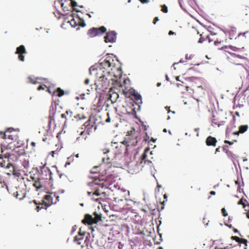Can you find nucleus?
Returning a JSON list of instances; mask_svg holds the SVG:
<instances>
[{
	"mask_svg": "<svg viewBox=\"0 0 249 249\" xmlns=\"http://www.w3.org/2000/svg\"><path fill=\"white\" fill-rule=\"evenodd\" d=\"M165 108L166 109V110H167V111H168V113H169V112H170L171 111H170V107H169L167 106V107H165Z\"/></svg>",
	"mask_w": 249,
	"mask_h": 249,
	"instance_id": "obj_57",
	"label": "nucleus"
},
{
	"mask_svg": "<svg viewBox=\"0 0 249 249\" xmlns=\"http://www.w3.org/2000/svg\"><path fill=\"white\" fill-rule=\"evenodd\" d=\"M106 31L107 29L104 26H101L100 28L93 27L88 30L87 35L89 37L91 38L102 35Z\"/></svg>",
	"mask_w": 249,
	"mask_h": 249,
	"instance_id": "obj_7",
	"label": "nucleus"
},
{
	"mask_svg": "<svg viewBox=\"0 0 249 249\" xmlns=\"http://www.w3.org/2000/svg\"><path fill=\"white\" fill-rule=\"evenodd\" d=\"M71 0V6L73 7V8H74L75 7H76L77 6V2L74 0Z\"/></svg>",
	"mask_w": 249,
	"mask_h": 249,
	"instance_id": "obj_44",
	"label": "nucleus"
},
{
	"mask_svg": "<svg viewBox=\"0 0 249 249\" xmlns=\"http://www.w3.org/2000/svg\"><path fill=\"white\" fill-rule=\"evenodd\" d=\"M209 35H206L204 33H202V34L200 35V37L199 39L198 42L199 43H202L206 39H207L206 38V36H208Z\"/></svg>",
	"mask_w": 249,
	"mask_h": 249,
	"instance_id": "obj_33",
	"label": "nucleus"
},
{
	"mask_svg": "<svg viewBox=\"0 0 249 249\" xmlns=\"http://www.w3.org/2000/svg\"><path fill=\"white\" fill-rule=\"evenodd\" d=\"M104 65L105 66H107L108 68L111 67V63H110L109 60H105L104 61Z\"/></svg>",
	"mask_w": 249,
	"mask_h": 249,
	"instance_id": "obj_36",
	"label": "nucleus"
},
{
	"mask_svg": "<svg viewBox=\"0 0 249 249\" xmlns=\"http://www.w3.org/2000/svg\"><path fill=\"white\" fill-rule=\"evenodd\" d=\"M231 239L233 240H235L236 242H238V243H239L240 241L241 240V239L240 238H239V237L238 236H232L231 237Z\"/></svg>",
	"mask_w": 249,
	"mask_h": 249,
	"instance_id": "obj_40",
	"label": "nucleus"
},
{
	"mask_svg": "<svg viewBox=\"0 0 249 249\" xmlns=\"http://www.w3.org/2000/svg\"><path fill=\"white\" fill-rule=\"evenodd\" d=\"M221 149H222V147L220 146H218L217 148H216L215 151V154L220 152Z\"/></svg>",
	"mask_w": 249,
	"mask_h": 249,
	"instance_id": "obj_48",
	"label": "nucleus"
},
{
	"mask_svg": "<svg viewBox=\"0 0 249 249\" xmlns=\"http://www.w3.org/2000/svg\"><path fill=\"white\" fill-rule=\"evenodd\" d=\"M240 132H239V130H238V131H237V132H234V133H233V134H234V135H239V134H240Z\"/></svg>",
	"mask_w": 249,
	"mask_h": 249,
	"instance_id": "obj_62",
	"label": "nucleus"
},
{
	"mask_svg": "<svg viewBox=\"0 0 249 249\" xmlns=\"http://www.w3.org/2000/svg\"><path fill=\"white\" fill-rule=\"evenodd\" d=\"M222 150L225 152L227 156L229 157H232V152L228 149V146L224 145L222 147Z\"/></svg>",
	"mask_w": 249,
	"mask_h": 249,
	"instance_id": "obj_22",
	"label": "nucleus"
},
{
	"mask_svg": "<svg viewBox=\"0 0 249 249\" xmlns=\"http://www.w3.org/2000/svg\"><path fill=\"white\" fill-rule=\"evenodd\" d=\"M128 134H129L125 138V140L123 142V143L126 144V146H128L129 145H136L138 142V133L135 130L134 128H133L132 130L128 132Z\"/></svg>",
	"mask_w": 249,
	"mask_h": 249,
	"instance_id": "obj_2",
	"label": "nucleus"
},
{
	"mask_svg": "<svg viewBox=\"0 0 249 249\" xmlns=\"http://www.w3.org/2000/svg\"><path fill=\"white\" fill-rule=\"evenodd\" d=\"M0 135L4 139H8L12 141H17L18 139V131L13 128H9L4 133L0 131Z\"/></svg>",
	"mask_w": 249,
	"mask_h": 249,
	"instance_id": "obj_3",
	"label": "nucleus"
},
{
	"mask_svg": "<svg viewBox=\"0 0 249 249\" xmlns=\"http://www.w3.org/2000/svg\"><path fill=\"white\" fill-rule=\"evenodd\" d=\"M45 87H46V86L45 85H40L39 87H38L37 90H42V89H44Z\"/></svg>",
	"mask_w": 249,
	"mask_h": 249,
	"instance_id": "obj_45",
	"label": "nucleus"
},
{
	"mask_svg": "<svg viewBox=\"0 0 249 249\" xmlns=\"http://www.w3.org/2000/svg\"><path fill=\"white\" fill-rule=\"evenodd\" d=\"M71 19L69 20V22L70 23L72 27H75L77 26V20L74 18L73 14L70 16Z\"/></svg>",
	"mask_w": 249,
	"mask_h": 249,
	"instance_id": "obj_20",
	"label": "nucleus"
},
{
	"mask_svg": "<svg viewBox=\"0 0 249 249\" xmlns=\"http://www.w3.org/2000/svg\"><path fill=\"white\" fill-rule=\"evenodd\" d=\"M212 123L213 125H217L218 126H219L221 124V121H218L215 118V116H214V115H213V119L212 120Z\"/></svg>",
	"mask_w": 249,
	"mask_h": 249,
	"instance_id": "obj_28",
	"label": "nucleus"
},
{
	"mask_svg": "<svg viewBox=\"0 0 249 249\" xmlns=\"http://www.w3.org/2000/svg\"><path fill=\"white\" fill-rule=\"evenodd\" d=\"M224 48H225L226 49H230L232 51H234V52H238V51H240L241 49L243 48V47H242V48L236 47L233 46L231 45H230L229 46H225L224 47ZM222 48H223V47H222Z\"/></svg>",
	"mask_w": 249,
	"mask_h": 249,
	"instance_id": "obj_23",
	"label": "nucleus"
},
{
	"mask_svg": "<svg viewBox=\"0 0 249 249\" xmlns=\"http://www.w3.org/2000/svg\"><path fill=\"white\" fill-rule=\"evenodd\" d=\"M161 11L162 12L164 13H167L168 12V8L165 5H161Z\"/></svg>",
	"mask_w": 249,
	"mask_h": 249,
	"instance_id": "obj_38",
	"label": "nucleus"
},
{
	"mask_svg": "<svg viewBox=\"0 0 249 249\" xmlns=\"http://www.w3.org/2000/svg\"><path fill=\"white\" fill-rule=\"evenodd\" d=\"M210 194L211 195H215L216 193L215 192L212 191L210 192Z\"/></svg>",
	"mask_w": 249,
	"mask_h": 249,
	"instance_id": "obj_59",
	"label": "nucleus"
},
{
	"mask_svg": "<svg viewBox=\"0 0 249 249\" xmlns=\"http://www.w3.org/2000/svg\"><path fill=\"white\" fill-rule=\"evenodd\" d=\"M111 70L112 71V72L114 74V76L115 77H117L121 76L122 71L120 67L117 68L114 67L113 68H111Z\"/></svg>",
	"mask_w": 249,
	"mask_h": 249,
	"instance_id": "obj_19",
	"label": "nucleus"
},
{
	"mask_svg": "<svg viewBox=\"0 0 249 249\" xmlns=\"http://www.w3.org/2000/svg\"><path fill=\"white\" fill-rule=\"evenodd\" d=\"M159 19L158 18V17H155L154 18V20H153V23L154 24H155L156 23V22L159 21Z\"/></svg>",
	"mask_w": 249,
	"mask_h": 249,
	"instance_id": "obj_52",
	"label": "nucleus"
},
{
	"mask_svg": "<svg viewBox=\"0 0 249 249\" xmlns=\"http://www.w3.org/2000/svg\"><path fill=\"white\" fill-rule=\"evenodd\" d=\"M66 113H63L61 115V117L62 118H66Z\"/></svg>",
	"mask_w": 249,
	"mask_h": 249,
	"instance_id": "obj_56",
	"label": "nucleus"
},
{
	"mask_svg": "<svg viewBox=\"0 0 249 249\" xmlns=\"http://www.w3.org/2000/svg\"><path fill=\"white\" fill-rule=\"evenodd\" d=\"M224 33H211L206 36V38L209 43L213 42L215 46H217L224 42Z\"/></svg>",
	"mask_w": 249,
	"mask_h": 249,
	"instance_id": "obj_4",
	"label": "nucleus"
},
{
	"mask_svg": "<svg viewBox=\"0 0 249 249\" xmlns=\"http://www.w3.org/2000/svg\"><path fill=\"white\" fill-rule=\"evenodd\" d=\"M66 113L67 114V115H69L70 117H71L73 115L72 112L70 110L67 111L66 112Z\"/></svg>",
	"mask_w": 249,
	"mask_h": 249,
	"instance_id": "obj_47",
	"label": "nucleus"
},
{
	"mask_svg": "<svg viewBox=\"0 0 249 249\" xmlns=\"http://www.w3.org/2000/svg\"><path fill=\"white\" fill-rule=\"evenodd\" d=\"M233 231H234L235 233H236V232H238V231L236 229H235V228H233Z\"/></svg>",
	"mask_w": 249,
	"mask_h": 249,
	"instance_id": "obj_63",
	"label": "nucleus"
},
{
	"mask_svg": "<svg viewBox=\"0 0 249 249\" xmlns=\"http://www.w3.org/2000/svg\"><path fill=\"white\" fill-rule=\"evenodd\" d=\"M22 165L24 166V167L28 169L29 168V164L28 162H26L25 161L22 163Z\"/></svg>",
	"mask_w": 249,
	"mask_h": 249,
	"instance_id": "obj_42",
	"label": "nucleus"
},
{
	"mask_svg": "<svg viewBox=\"0 0 249 249\" xmlns=\"http://www.w3.org/2000/svg\"><path fill=\"white\" fill-rule=\"evenodd\" d=\"M247 243H248V241L247 239L241 238V240L240 241V242L239 243V244H244L246 246H247Z\"/></svg>",
	"mask_w": 249,
	"mask_h": 249,
	"instance_id": "obj_39",
	"label": "nucleus"
},
{
	"mask_svg": "<svg viewBox=\"0 0 249 249\" xmlns=\"http://www.w3.org/2000/svg\"><path fill=\"white\" fill-rule=\"evenodd\" d=\"M234 31L233 29H231L230 31H229V36L230 39H232L235 37V35L234 34Z\"/></svg>",
	"mask_w": 249,
	"mask_h": 249,
	"instance_id": "obj_37",
	"label": "nucleus"
},
{
	"mask_svg": "<svg viewBox=\"0 0 249 249\" xmlns=\"http://www.w3.org/2000/svg\"><path fill=\"white\" fill-rule=\"evenodd\" d=\"M15 53L18 54V58L20 61H24V56L23 54L26 53L27 52L24 45H21L17 47Z\"/></svg>",
	"mask_w": 249,
	"mask_h": 249,
	"instance_id": "obj_12",
	"label": "nucleus"
},
{
	"mask_svg": "<svg viewBox=\"0 0 249 249\" xmlns=\"http://www.w3.org/2000/svg\"><path fill=\"white\" fill-rule=\"evenodd\" d=\"M42 200H44L45 204H46V207H49L53 203V197L50 195H46L44 196V199Z\"/></svg>",
	"mask_w": 249,
	"mask_h": 249,
	"instance_id": "obj_18",
	"label": "nucleus"
},
{
	"mask_svg": "<svg viewBox=\"0 0 249 249\" xmlns=\"http://www.w3.org/2000/svg\"><path fill=\"white\" fill-rule=\"evenodd\" d=\"M83 234H78L75 237H74V241L77 242V244L78 245L81 244V242L80 241L82 240L84 238Z\"/></svg>",
	"mask_w": 249,
	"mask_h": 249,
	"instance_id": "obj_24",
	"label": "nucleus"
},
{
	"mask_svg": "<svg viewBox=\"0 0 249 249\" xmlns=\"http://www.w3.org/2000/svg\"><path fill=\"white\" fill-rule=\"evenodd\" d=\"M217 142V141L216 138L211 136H208L205 142L207 146L213 147H215L216 146Z\"/></svg>",
	"mask_w": 249,
	"mask_h": 249,
	"instance_id": "obj_16",
	"label": "nucleus"
},
{
	"mask_svg": "<svg viewBox=\"0 0 249 249\" xmlns=\"http://www.w3.org/2000/svg\"><path fill=\"white\" fill-rule=\"evenodd\" d=\"M84 126V130L80 132V135L84 137V139L87 137V135H89L90 133L92 131L93 128L96 129V126L94 125V123L92 122L90 119H89L83 125ZM84 128L82 127V129Z\"/></svg>",
	"mask_w": 249,
	"mask_h": 249,
	"instance_id": "obj_6",
	"label": "nucleus"
},
{
	"mask_svg": "<svg viewBox=\"0 0 249 249\" xmlns=\"http://www.w3.org/2000/svg\"><path fill=\"white\" fill-rule=\"evenodd\" d=\"M152 151H150L149 148L147 147L145 149L144 153L142 156V161L141 163V164H143L142 166L145 165H148L149 166H152V163L151 159H153L152 157Z\"/></svg>",
	"mask_w": 249,
	"mask_h": 249,
	"instance_id": "obj_5",
	"label": "nucleus"
},
{
	"mask_svg": "<svg viewBox=\"0 0 249 249\" xmlns=\"http://www.w3.org/2000/svg\"><path fill=\"white\" fill-rule=\"evenodd\" d=\"M20 193H21V195H20L19 194V192H17L16 193H14V195L17 198L19 199V200H22L25 197V194L23 193H22L21 192H20Z\"/></svg>",
	"mask_w": 249,
	"mask_h": 249,
	"instance_id": "obj_32",
	"label": "nucleus"
},
{
	"mask_svg": "<svg viewBox=\"0 0 249 249\" xmlns=\"http://www.w3.org/2000/svg\"><path fill=\"white\" fill-rule=\"evenodd\" d=\"M76 121L85 119L86 117L83 114H77L74 116Z\"/></svg>",
	"mask_w": 249,
	"mask_h": 249,
	"instance_id": "obj_31",
	"label": "nucleus"
},
{
	"mask_svg": "<svg viewBox=\"0 0 249 249\" xmlns=\"http://www.w3.org/2000/svg\"><path fill=\"white\" fill-rule=\"evenodd\" d=\"M225 51L226 52H227L228 53H229L231 54V57H229L230 61L231 63H232L235 65H240L241 66L242 69H246L245 67L243 65H241L239 63V61L238 60H235V59L236 58L238 59H243L244 58V57H243L242 56L240 55L239 54H236L235 53H231L228 50H225Z\"/></svg>",
	"mask_w": 249,
	"mask_h": 249,
	"instance_id": "obj_9",
	"label": "nucleus"
},
{
	"mask_svg": "<svg viewBox=\"0 0 249 249\" xmlns=\"http://www.w3.org/2000/svg\"><path fill=\"white\" fill-rule=\"evenodd\" d=\"M248 128V125H241L239 127V132H240V133H243L247 130Z\"/></svg>",
	"mask_w": 249,
	"mask_h": 249,
	"instance_id": "obj_30",
	"label": "nucleus"
},
{
	"mask_svg": "<svg viewBox=\"0 0 249 249\" xmlns=\"http://www.w3.org/2000/svg\"><path fill=\"white\" fill-rule=\"evenodd\" d=\"M102 166V165H100L99 166H94L90 170V173L91 174H96L97 173H100V170H98V169L101 168Z\"/></svg>",
	"mask_w": 249,
	"mask_h": 249,
	"instance_id": "obj_27",
	"label": "nucleus"
},
{
	"mask_svg": "<svg viewBox=\"0 0 249 249\" xmlns=\"http://www.w3.org/2000/svg\"><path fill=\"white\" fill-rule=\"evenodd\" d=\"M244 201H247L246 199L244 200L243 198H242L241 199H240L239 200V201L238 202L237 204L238 205H242L243 206V208H245L246 205Z\"/></svg>",
	"mask_w": 249,
	"mask_h": 249,
	"instance_id": "obj_35",
	"label": "nucleus"
},
{
	"mask_svg": "<svg viewBox=\"0 0 249 249\" xmlns=\"http://www.w3.org/2000/svg\"><path fill=\"white\" fill-rule=\"evenodd\" d=\"M52 172L47 167H43L41 169V178L44 180H50L52 178Z\"/></svg>",
	"mask_w": 249,
	"mask_h": 249,
	"instance_id": "obj_10",
	"label": "nucleus"
},
{
	"mask_svg": "<svg viewBox=\"0 0 249 249\" xmlns=\"http://www.w3.org/2000/svg\"><path fill=\"white\" fill-rule=\"evenodd\" d=\"M150 140L153 142H156V139H154V138H151Z\"/></svg>",
	"mask_w": 249,
	"mask_h": 249,
	"instance_id": "obj_64",
	"label": "nucleus"
},
{
	"mask_svg": "<svg viewBox=\"0 0 249 249\" xmlns=\"http://www.w3.org/2000/svg\"><path fill=\"white\" fill-rule=\"evenodd\" d=\"M104 38L106 43L114 42L116 39V33L114 31L109 32L107 33Z\"/></svg>",
	"mask_w": 249,
	"mask_h": 249,
	"instance_id": "obj_13",
	"label": "nucleus"
},
{
	"mask_svg": "<svg viewBox=\"0 0 249 249\" xmlns=\"http://www.w3.org/2000/svg\"><path fill=\"white\" fill-rule=\"evenodd\" d=\"M107 118L106 120V122L109 123L110 122V118L109 116V113H107Z\"/></svg>",
	"mask_w": 249,
	"mask_h": 249,
	"instance_id": "obj_50",
	"label": "nucleus"
},
{
	"mask_svg": "<svg viewBox=\"0 0 249 249\" xmlns=\"http://www.w3.org/2000/svg\"><path fill=\"white\" fill-rule=\"evenodd\" d=\"M54 94L58 97H61L64 95V91L60 88H58L54 92Z\"/></svg>",
	"mask_w": 249,
	"mask_h": 249,
	"instance_id": "obj_26",
	"label": "nucleus"
},
{
	"mask_svg": "<svg viewBox=\"0 0 249 249\" xmlns=\"http://www.w3.org/2000/svg\"><path fill=\"white\" fill-rule=\"evenodd\" d=\"M134 99L138 104L142 103V96L138 93H135L133 94Z\"/></svg>",
	"mask_w": 249,
	"mask_h": 249,
	"instance_id": "obj_25",
	"label": "nucleus"
},
{
	"mask_svg": "<svg viewBox=\"0 0 249 249\" xmlns=\"http://www.w3.org/2000/svg\"><path fill=\"white\" fill-rule=\"evenodd\" d=\"M221 211L224 216H226L228 215V213L224 208L222 209Z\"/></svg>",
	"mask_w": 249,
	"mask_h": 249,
	"instance_id": "obj_43",
	"label": "nucleus"
},
{
	"mask_svg": "<svg viewBox=\"0 0 249 249\" xmlns=\"http://www.w3.org/2000/svg\"><path fill=\"white\" fill-rule=\"evenodd\" d=\"M122 247H123V245H122V244H121V243H119V246H118V248H119V249H122Z\"/></svg>",
	"mask_w": 249,
	"mask_h": 249,
	"instance_id": "obj_61",
	"label": "nucleus"
},
{
	"mask_svg": "<svg viewBox=\"0 0 249 249\" xmlns=\"http://www.w3.org/2000/svg\"><path fill=\"white\" fill-rule=\"evenodd\" d=\"M77 26L79 25L81 27H84L86 25L85 21L83 19L80 18L79 17H77Z\"/></svg>",
	"mask_w": 249,
	"mask_h": 249,
	"instance_id": "obj_29",
	"label": "nucleus"
},
{
	"mask_svg": "<svg viewBox=\"0 0 249 249\" xmlns=\"http://www.w3.org/2000/svg\"><path fill=\"white\" fill-rule=\"evenodd\" d=\"M168 35L170 36L175 35V33L173 32L172 31H170L168 33Z\"/></svg>",
	"mask_w": 249,
	"mask_h": 249,
	"instance_id": "obj_54",
	"label": "nucleus"
},
{
	"mask_svg": "<svg viewBox=\"0 0 249 249\" xmlns=\"http://www.w3.org/2000/svg\"><path fill=\"white\" fill-rule=\"evenodd\" d=\"M82 222L83 224H87L89 225L96 224V222L94 221L93 217L89 214H85L84 219L82 220Z\"/></svg>",
	"mask_w": 249,
	"mask_h": 249,
	"instance_id": "obj_15",
	"label": "nucleus"
},
{
	"mask_svg": "<svg viewBox=\"0 0 249 249\" xmlns=\"http://www.w3.org/2000/svg\"><path fill=\"white\" fill-rule=\"evenodd\" d=\"M86 233V232L85 231H82L81 228H80L79 229V231H78V234H83V235H85Z\"/></svg>",
	"mask_w": 249,
	"mask_h": 249,
	"instance_id": "obj_53",
	"label": "nucleus"
},
{
	"mask_svg": "<svg viewBox=\"0 0 249 249\" xmlns=\"http://www.w3.org/2000/svg\"><path fill=\"white\" fill-rule=\"evenodd\" d=\"M13 175L18 177H19L21 176V174L20 173L15 171L14 170Z\"/></svg>",
	"mask_w": 249,
	"mask_h": 249,
	"instance_id": "obj_46",
	"label": "nucleus"
},
{
	"mask_svg": "<svg viewBox=\"0 0 249 249\" xmlns=\"http://www.w3.org/2000/svg\"><path fill=\"white\" fill-rule=\"evenodd\" d=\"M89 79H86L85 80V82H84V83H85V84L86 85H88V84H89Z\"/></svg>",
	"mask_w": 249,
	"mask_h": 249,
	"instance_id": "obj_55",
	"label": "nucleus"
},
{
	"mask_svg": "<svg viewBox=\"0 0 249 249\" xmlns=\"http://www.w3.org/2000/svg\"><path fill=\"white\" fill-rule=\"evenodd\" d=\"M33 179L34 180L33 185L36 188V190H38L45 187L44 183L45 180H44L41 178H37L36 180L34 179V178H33Z\"/></svg>",
	"mask_w": 249,
	"mask_h": 249,
	"instance_id": "obj_14",
	"label": "nucleus"
},
{
	"mask_svg": "<svg viewBox=\"0 0 249 249\" xmlns=\"http://www.w3.org/2000/svg\"><path fill=\"white\" fill-rule=\"evenodd\" d=\"M97 84L100 89L105 91L109 86V81L105 76H102L100 77Z\"/></svg>",
	"mask_w": 249,
	"mask_h": 249,
	"instance_id": "obj_8",
	"label": "nucleus"
},
{
	"mask_svg": "<svg viewBox=\"0 0 249 249\" xmlns=\"http://www.w3.org/2000/svg\"><path fill=\"white\" fill-rule=\"evenodd\" d=\"M246 216L249 219V210L246 213Z\"/></svg>",
	"mask_w": 249,
	"mask_h": 249,
	"instance_id": "obj_60",
	"label": "nucleus"
},
{
	"mask_svg": "<svg viewBox=\"0 0 249 249\" xmlns=\"http://www.w3.org/2000/svg\"><path fill=\"white\" fill-rule=\"evenodd\" d=\"M33 202L36 205V210L39 212L42 209H47L48 207H46V204H45L44 200H41V202H37L36 200H33Z\"/></svg>",
	"mask_w": 249,
	"mask_h": 249,
	"instance_id": "obj_17",
	"label": "nucleus"
},
{
	"mask_svg": "<svg viewBox=\"0 0 249 249\" xmlns=\"http://www.w3.org/2000/svg\"><path fill=\"white\" fill-rule=\"evenodd\" d=\"M224 143H228L229 145H231V144H233V142H230V141H227V140H225L224 141Z\"/></svg>",
	"mask_w": 249,
	"mask_h": 249,
	"instance_id": "obj_51",
	"label": "nucleus"
},
{
	"mask_svg": "<svg viewBox=\"0 0 249 249\" xmlns=\"http://www.w3.org/2000/svg\"><path fill=\"white\" fill-rule=\"evenodd\" d=\"M142 3H145L148 2V0H139Z\"/></svg>",
	"mask_w": 249,
	"mask_h": 249,
	"instance_id": "obj_58",
	"label": "nucleus"
},
{
	"mask_svg": "<svg viewBox=\"0 0 249 249\" xmlns=\"http://www.w3.org/2000/svg\"><path fill=\"white\" fill-rule=\"evenodd\" d=\"M36 142H31V145L33 147V150L35 151L36 150V149L34 148L36 146Z\"/></svg>",
	"mask_w": 249,
	"mask_h": 249,
	"instance_id": "obj_49",
	"label": "nucleus"
},
{
	"mask_svg": "<svg viewBox=\"0 0 249 249\" xmlns=\"http://www.w3.org/2000/svg\"><path fill=\"white\" fill-rule=\"evenodd\" d=\"M95 217H93L94 221L97 223L98 221L101 220V216L99 215L96 213H94Z\"/></svg>",
	"mask_w": 249,
	"mask_h": 249,
	"instance_id": "obj_34",
	"label": "nucleus"
},
{
	"mask_svg": "<svg viewBox=\"0 0 249 249\" xmlns=\"http://www.w3.org/2000/svg\"><path fill=\"white\" fill-rule=\"evenodd\" d=\"M201 90H202V94L204 95L205 89H204L201 86H198L197 89V91H199Z\"/></svg>",
	"mask_w": 249,
	"mask_h": 249,
	"instance_id": "obj_41",
	"label": "nucleus"
},
{
	"mask_svg": "<svg viewBox=\"0 0 249 249\" xmlns=\"http://www.w3.org/2000/svg\"><path fill=\"white\" fill-rule=\"evenodd\" d=\"M119 97V94L116 92H113L110 94V99L112 103L116 102Z\"/></svg>",
	"mask_w": 249,
	"mask_h": 249,
	"instance_id": "obj_21",
	"label": "nucleus"
},
{
	"mask_svg": "<svg viewBox=\"0 0 249 249\" xmlns=\"http://www.w3.org/2000/svg\"><path fill=\"white\" fill-rule=\"evenodd\" d=\"M105 179L104 178H99L95 177L91 179V181L88 183V190L87 193L89 196H92V199L96 201L98 200V196L100 195V188H103L104 183Z\"/></svg>",
	"mask_w": 249,
	"mask_h": 249,
	"instance_id": "obj_1",
	"label": "nucleus"
},
{
	"mask_svg": "<svg viewBox=\"0 0 249 249\" xmlns=\"http://www.w3.org/2000/svg\"><path fill=\"white\" fill-rule=\"evenodd\" d=\"M103 155L102 158V161L105 163H110L112 160V157L110 156L111 152L108 149L103 150Z\"/></svg>",
	"mask_w": 249,
	"mask_h": 249,
	"instance_id": "obj_11",
	"label": "nucleus"
}]
</instances>
